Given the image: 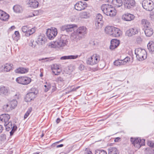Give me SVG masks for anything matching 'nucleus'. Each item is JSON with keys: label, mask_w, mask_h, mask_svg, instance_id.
<instances>
[{"label": "nucleus", "mask_w": 154, "mask_h": 154, "mask_svg": "<svg viewBox=\"0 0 154 154\" xmlns=\"http://www.w3.org/2000/svg\"><path fill=\"white\" fill-rule=\"evenodd\" d=\"M19 96L20 94L19 93H17L14 96V98L15 99V100H16V99H18Z\"/></svg>", "instance_id": "57"}, {"label": "nucleus", "mask_w": 154, "mask_h": 154, "mask_svg": "<svg viewBox=\"0 0 154 154\" xmlns=\"http://www.w3.org/2000/svg\"><path fill=\"white\" fill-rule=\"evenodd\" d=\"M87 29L83 26L79 27L71 35V39L76 42H78L82 38L86 33Z\"/></svg>", "instance_id": "1"}, {"label": "nucleus", "mask_w": 154, "mask_h": 154, "mask_svg": "<svg viewBox=\"0 0 154 154\" xmlns=\"http://www.w3.org/2000/svg\"><path fill=\"white\" fill-rule=\"evenodd\" d=\"M95 25L96 29H99L102 27L103 24L100 21H95Z\"/></svg>", "instance_id": "37"}, {"label": "nucleus", "mask_w": 154, "mask_h": 154, "mask_svg": "<svg viewBox=\"0 0 154 154\" xmlns=\"http://www.w3.org/2000/svg\"><path fill=\"white\" fill-rule=\"evenodd\" d=\"M120 139V138L119 137H116L115 138L114 141L115 142H119V140Z\"/></svg>", "instance_id": "59"}, {"label": "nucleus", "mask_w": 154, "mask_h": 154, "mask_svg": "<svg viewBox=\"0 0 154 154\" xmlns=\"http://www.w3.org/2000/svg\"><path fill=\"white\" fill-rule=\"evenodd\" d=\"M130 58L128 57H126L124 59L122 60L123 62L124 63V65H125L127 63L130 61Z\"/></svg>", "instance_id": "46"}, {"label": "nucleus", "mask_w": 154, "mask_h": 154, "mask_svg": "<svg viewBox=\"0 0 154 154\" xmlns=\"http://www.w3.org/2000/svg\"><path fill=\"white\" fill-rule=\"evenodd\" d=\"M80 17L82 18H86L88 16L86 12H82L79 14Z\"/></svg>", "instance_id": "39"}, {"label": "nucleus", "mask_w": 154, "mask_h": 154, "mask_svg": "<svg viewBox=\"0 0 154 154\" xmlns=\"http://www.w3.org/2000/svg\"><path fill=\"white\" fill-rule=\"evenodd\" d=\"M16 36H18L19 35V33L18 31H16L14 32Z\"/></svg>", "instance_id": "60"}, {"label": "nucleus", "mask_w": 154, "mask_h": 154, "mask_svg": "<svg viewBox=\"0 0 154 154\" xmlns=\"http://www.w3.org/2000/svg\"><path fill=\"white\" fill-rule=\"evenodd\" d=\"M68 41L66 38L61 37L60 39H59L55 42H54L53 43H49L48 45V46L50 48H60L66 45Z\"/></svg>", "instance_id": "2"}, {"label": "nucleus", "mask_w": 154, "mask_h": 154, "mask_svg": "<svg viewBox=\"0 0 154 154\" xmlns=\"http://www.w3.org/2000/svg\"><path fill=\"white\" fill-rule=\"evenodd\" d=\"M142 41V39L140 37H138L136 39V41L138 43H140Z\"/></svg>", "instance_id": "51"}, {"label": "nucleus", "mask_w": 154, "mask_h": 154, "mask_svg": "<svg viewBox=\"0 0 154 154\" xmlns=\"http://www.w3.org/2000/svg\"><path fill=\"white\" fill-rule=\"evenodd\" d=\"M26 4L32 8H35L38 7L39 3L35 0H27Z\"/></svg>", "instance_id": "14"}, {"label": "nucleus", "mask_w": 154, "mask_h": 154, "mask_svg": "<svg viewBox=\"0 0 154 154\" xmlns=\"http://www.w3.org/2000/svg\"><path fill=\"white\" fill-rule=\"evenodd\" d=\"M9 106L8 104L4 105L3 106V109L5 111H8L10 110V109L9 108Z\"/></svg>", "instance_id": "49"}, {"label": "nucleus", "mask_w": 154, "mask_h": 154, "mask_svg": "<svg viewBox=\"0 0 154 154\" xmlns=\"http://www.w3.org/2000/svg\"><path fill=\"white\" fill-rule=\"evenodd\" d=\"M4 125L7 131H9L12 129L11 131L10 132V136H12L13 134L14 133L17 129V127L16 125L14 124L13 125L12 122H11L4 124Z\"/></svg>", "instance_id": "7"}, {"label": "nucleus", "mask_w": 154, "mask_h": 154, "mask_svg": "<svg viewBox=\"0 0 154 154\" xmlns=\"http://www.w3.org/2000/svg\"><path fill=\"white\" fill-rule=\"evenodd\" d=\"M48 59H49L48 58L46 57V58H42V59H40L38 60L39 61H42V62L44 63V62H47L48 61V60H46V61H45L44 60H48Z\"/></svg>", "instance_id": "55"}, {"label": "nucleus", "mask_w": 154, "mask_h": 154, "mask_svg": "<svg viewBox=\"0 0 154 154\" xmlns=\"http://www.w3.org/2000/svg\"><path fill=\"white\" fill-rule=\"evenodd\" d=\"M87 7V4L85 2H79L75 5V8L77 11H81L85 9Z\"/></svg>", "instance_id": "11"}, {"label": "nucleus", "mask_w": 154, "mask_h": 154, "mask_svg": "<svg viewBox=\"0 0 154 154\" xmlns=\"http://www.w3.org/2000/svg\"><path fill=\"white\" fill-rule=\"evenodd\" d=\"M95 154H107V153L103 150L97 149L95 151Z\"/></svg>", "instance_id": "41"}, {"label": "nucleus", "mask_w": 154, "mask_h": 154, "mask_svg": "<svg viewBox=\"0 0 154 154\" xmlns=\"http://www.w3.org/2000/svg\"><path fill=\"white\" fill-rule=\"evenodd\" d=\"M111 35L115 37H119L122 34L121 31L118 28L113 27Z\"/></svg>", "instance_id": "19"}, {"label": "nucleus", "mask_w": 154, "mask_h": 154, "mask_svg": "<svg viewBox=\"0 0 154 154\" xmlns=\"http://www.w3.org/2000/svg\"><path fill=\"white\" fill-rule=\"evenodd\" d=\"M46 85H44V87L46 88L45 89V92H47L50 89L51 87V85L50 83H48L46 82Z\"/></svg>", "instance_id": "43"}, {"label": "nucleus", "mask_w": 154, "mask_h": 154, "mask_svg": "<svg viewBox=\"0 0 154 154\" xmlns=\"http://www.w3.org/2000/svg\"><path fill=\"white\" fill-rule=\"evenodd\" d=\"M34 41L33 39H31L30 41V43L29 44V45L33 48H35L36 46L35 44H34Z\"/></svg>", "instance_id": "48"}, {"label": "nucleus", "mask_w": 154, "mask_h": 154, "mask_svg": "<svg viewBox=\"0 0 154 154\" xmlns=\"http://www.w3.org/2000/svg\"><path fill=\"white\" fill-rule=\"evenodd\" d=\"M147 47L149 52L152 54L154 52V42H150L147 45Z\"/></svg>", "instance_id": "26"}, {"label": "nucleus", "mask_w": 154, "mask_h": 154, "mask_svg": "<svg viewBox=\"0 0 154 154\" xmlns=\"http://www.w3.org/2000/svg\"><path fill=\"white\" fill-rule=\"evenodd\" d=\"M45 38L42 36H38L36 42L39 45H42L45 43Z\"/></svg>", "instance_id": "25"}, {"label": "nucleus", "mask_w": 154, "mask_h": 154, "mask_svg": "<svg viewBox=\"0 0 154 154\" xmlns=\"http://www.w3.org/2000/svg\"><path fill=\"white\" fill-rule=\"evenodd\" d=\"M80 86H78L75 88H73L72 89H71V90L69 91H68L67 92H66V93L67 94V93H68L70 92H72V91H76V90L78 89L79 88H80Z\"/></svg>", "instance_id": "54"}, {"label": "nucleus", "mask_w": 154, "mask_h": 154, "mask_svg": "<svg viewBox=\"0 0 154 154\" xmlns=\"http://www.w3.org/2000/svg\"><path fill=\"white\" fill-rule=\"evenodd\" d=\"M9 15L5 12L0 10V19L3 21H7Z\"/></svg>", "instance_id": "21"}, {"label": "nucleus", "mask_w": 154, "mask_h": 154, "mask_svg": "<svg viewBox=\"0 0 154 154\" xmlns=\"http://www.w3.org/2000/svg\"><path fill=\"white\" fill-rule=\"evenodd\" d=\"M60 69L59 68V66L57 64H54L53 66L52 67V69L53 70H57Z\"/></svg>", "instance_id": "47"}, {"label": "nucleus", "mask_w": 154, "mask_h": 154, "mask_svg": "<svg viewBox=\"0 0 154 154\" xmlns=\"http://www.w3.org/2000/svg\"><path fill=\"white\" fill-rule=\"evenodd\" d=\"M79 69L81 71L84 70L85 69V68L84 65L81 64L80 65L79 67Z\"/></svg>", "instance_id": "50"}, {"label": "nucleus", "mask_w": 154, "mask_h": 154, "mask_svg": "<svg viewBox=\"0 0 154 154\" xmlns=\"http://www.w3.org/2000/svg\"><path fill=\"white\" fill-rule=\"evenodd\" d=\"M56 81L57 82H63L64 80L63 79L60 77H58L56 79Z\"/></svg>", "instance_id": "56"}, {"label": "nucleus", "mask_w": 154, "mask_h": 154, "mask_svg": "<svg viewBox=\"0 0 154 154\" xmlns=\"http://www.w3.org/2000/svg\"><path fill=\"white\" fill-rule=\"evenodd\" d=\"M102 16L100 14H98L96 16L95 21L101 22L102 20Z\"/></svg>", "instance_id": "40"}, {"label": "nucleus", "mask_w": 154, "mask_h": 154, "mask_svg": "<svg viewBox=\"0 0 154 154\" xmlns=\"http://www.w3.org/2000/svg\"><path fill=\"white\" fill-rule=\"evenodd\" d=\"M35 32V30L34 28H32L30 29H29L26 34H25V35L27 36H29L33 34Z\"/></svg>", "instance_id": "36"}, {"label": "nucleus", "mask_w": 154, "mask_h": 154, "mask_svg": "<svg viewBox=\"0 0 154 154\" xmlns=\"http://www.w3.org/2000/svg\"><path fill=\"white\" fill-rule=\"evenodd\" d=\"M8 89L7 88L4 86H1L0 88V94L4 96L7 95L8 93Z\"/></svg>", "instance_id": "24"}, {"label": "nucleus", "mask_w": 154, "mask_h": 154, "mask_svg": "<svg viewBox=\"0 0 154 154\" xmlns=\"http://www.w3.org/2000/svg\"><path fill=\"white\" fill-rule=\"evenodd\" d=\"M144 29L145 33L146 36L150 37L153 34V29L150 26Z\"/></svg>", "instance_id": "22"}, {"label": "nucleus", "mask_w": 154, "mask_h": 154, "mask_svg": "<svg viewBox=\"0 0 154 154\" xmlns=\"http://www.w3.org/2000/svg\"><path fill=\"white\" fill-rule=\"evenodd\" d=\"M60 119L59 118H58L56 120V122L57 123H58L60 122Z\"/></svg>", "instance_id": "63"}, {"label": "nucleus", "mask_w": 154, "mask_h": 154, "mask_svg": "<svg viewBox=\"0 0 154 154\" xmlns=\"http://www.w3.org/2000/svg\"><path fill=\"white\" fill-rule=\"evenodd\" d=\"M135 17L134 15L127 13L122 16V19L126 21H131L134 20Z\"/></svg>", "instance_id": "17"}, {"label": "nucleus", "mask_w": 154, "mask_h": 154, "mask_svg": "<svg viewBox=\"0 0 154 154\" xmlns=\"http://www.w3.org/2000/svg\"><path fill=\"white\" fill-rule=\"evenodd\" d=\"M112 3L115 5L116 7H119L122 5V0H112Z\"/></svg>", "instance_id": "28"}, {"label": "nucleus", "mask_w": 154, "mask_h": 154, "mask_svg": "<svg viewBox=\"0 0 154 154\" xmlns=\"http://www.w3.org/2000/svg\"><path fill=\"white\" fill-rule=\"evenodd\" d=\"M100 60V57L99 55L94 54L88 58L87 63L88 64L93 65L97 63Z\"/></svg>", "instance_id": "6"}, {"label": "nucleus", "mask_w": 154, "mask_h": 154, "mask_svg": "<svg viewBox=\"0 0 154 154\" xmlns=\"http://www.w3.org/2000/svg\"><path fill=\"white\" fill-rule=\"evenodd\" d=\"M114 64L116 66H119L121 65H124L122 60H116L114 62Z\"/></svg>", "instance_id": "35"}, {"label": "nucleus", "mask_w": 154, "mask_h": 154, "mask_svg": "<svg viewBox=\"0 0 154 154\" xmlns=\"http://www.w3.org/2000/svg\"><path fill=\"white\" fill-rule=\"evenodd\" d=\"M13 66V64L11 63H6L2 66L4 67L5 71L8 72L12 69Z\"/></svg>", "instance_id": "27"}, {"label": "nucleus", "mask_w": 154, "mask_h": 154, "mask_svg": "<svg viewBox=\"0 0 154 154\" xmlns=\"http://www.w3.org/2000/svg\"><path fill=\"white\" fill-rule=\"evenodd\" d=\"M141 23L142 25L144 26V29L150 26V24L147 20L142 19L141 20Z\"/></svg>", "instance_id": "30"}, {"label": "nucleus", "mask_w": 154, "mask_h": 154, "mask_svg": "<svg viewBox=\"0 0 154 154\" xmlns=\"http://www.w3.org/2000/svg\"><path fill=\"white\" fill-rule=\"evenodd\" d=\"M80 56L76 55H69V56H65L61 57L60 58V59L61 60H68V59H75L78 57H79Z\"/></svg>", "instance_id": "23"}, {"label": "nucleus", "mask_w": 154, "mask_h": 154, "mask_svg": "<svg viewBox=\"0 0 154 154\" xmlns=\"http://www.w3.org/2000/svg\"><path fill=\"white\" fill-rule=\"evenodd\" d=\"M15 71L16 73L23 74L27 72H28V70L23 68H20L17 69Z\"/></svg>", "instance_id": "34"}, {"label": "nucleus", "mask_w": 154, "mask_h": 154, "mask_svg": "<svg viewBox=\"0 0 154 154\" xmlns=\"http://www.w3.org/2000/svg\"><path fill=\"white\" fill-rule=\"evenodd\" d=\"M17 101L16 100H13L11 102V105L12 108L14 109L16 106L17 105Z\"/></svg>", "instance_id": "38"}, {"label": "nucleus", "mask_w": 154, "mask_h": 154, "mask_svg": "<svg viewBox=\"0 0 154 154\" xmlns=\"http://www.w3.org/2000/svg\"><path fill=\"white\" fill-rule=\"evenodd\" d=\"M112 6L109 5H103L101 7V9L106 15L108 13L109 10L112 9Z\"/></svg>", "instance_id": "20"}, {"label": "nucleus", "mask_w": 154, "mask_h": 154, "mask_svg": "<svg viewBox=\"0 0 154 154\" xmlns=\"http://www.w3.org/2000/svg\"><path fill=\"white\" fill-rule=\"evenodd\" d=\"M31 79L27 77H20L16 79V82L22 85H27L31 82Z\"/></svg>", "instance_id": "8"}, {"label": "nucleus", "mask_w": 154, "mask_h": 154, "mask_svg": "<svg viewBox=\"0 0 154 154\" xmlns=\"http://www.w3.org/2000/svg\"><path fill=\"white\" fill-rule=\"evenodd\" d=\"M113 26H106L105 29V33L111 35Z\"/></svg>", "instance_id": "31"}, {"label": "nucleus", "mask_w": 154, "mask_h": 154, "mask_svg": "<svg viewBox=\"0 0 154 154\" xmlns=\"http://www.w3.org/2000/svg\"><path fill=\"white\" fill-rule=\"evenodd\" d=\"M104 66H105L104 63L103 61H102V66H101L100 68H103V67H104Z\"/></svg>", "instance_id": "64"}, {"label": "nucleus", "mask_w": 154, "mask_h": 154, "mask_svg": "<svg viewBox=\"0 0 154 154\" xmlns=\"http://www.w3.org/2000/svg\"><path fill=\"white\" fill-rule=\"evenodd\" d=\"M63 146V144H61L60 145H57L56 146V147H57V148L60 147H62Z\"/></svg>", "instance_id": "62"}, {"label": "nucleus", "mask_w": 154, "mask_h": 154, "mask_svg": "<svg viewBox=\"0 0 154 154\" xmlns=\"http://www.w3.org/2000/svg\"><path fill=\"white\" fill-rule=\"evenodd\" d=\"M135 53L136 58L139 61L146 59L147 57L146 51L144 49L141 48L136 49L135 50Z\"/></svg>", "instance_id": "3"}, {"label": "nucleus", "mask_w": 154, "mask_h": 154, "mask_svg": "<svg viewBox=\"0 0 154 154\" xmlns=\"http://www.w3.org/2000/svg\"><path fill=\"white\" fill-rule=\"evenodd\" d=\"M142 5L144 9L148 11H151L154 8V4L152 1L150 0H144Z\"/></svg>", "instance_id": "5"}, {"label": "nucleus", "mask_w": 154, "mask_h": 154, "mask_svg": "<svg viewBox=\"0 0 154 154\" xmlns=\"http://www.w3.org/2000/svg\"><path fill=\"white\" fill-rule=\"evenodd\" d=\"M10 118L9 115L7 114H4L0 115V121L6 124L8 122Z\"/></svg>", "instance_id": "16"}, {"label": "nucleus", "mask_w": 154, "mask_h": 154, "mask_svg": "<svg viewBox=\"0 0 154 154\" xmlns=\"http://www.w3.org/2000/svg\"><path fill=\"white\" fill-rule=\"evenodd\" d=\"M77 27L76 25H67L62 26L60 27V29L63 31L66 30L67 32H70L73 31L74 28Z\"/></svg>", "instance_id": "13"}, {"label": "nucleus", "mask_w": 154, "mask_h": 154, "mask_svg": "<svg viewBox=\"0 0 154 154\" xmlns=\"http://www.w3.org/2000/svg\"><path fill=\"white\" fill-rule=\"evenodd\" d=\"M36 94L35 92H30L26 95L25 100L26 102H29L33 100L35 97Z\"/></svg>", "instance_id": "15"}, {"label": "nucleus", "mask_w": 154, "mask_h": 154, "mask_svg": "<svg viewBox=\"0 0 154 154\" xmlns=\"http://www.w3.org/2000/svg\"><path fill=\"white\" fill-rule=\"evenodd\" d=\"M135 2L134 0H125L124 5L127 9L132 8L135 6Z\"/></svg>", "instance_id": "12"}, {"label": "nucleus", "mask_w": 154, "mask_h": 154, "mask_svg": "<svg viewBox=\"0 0 154 154\" xmlns=\"http://www.w3.org/2000/svg\"><path fill=\"white\" fill-rule=\"evenodd\" d=\"M119 40L116 39H112L111 41L110 49L112 50L115 49L119 45Z\"/></svg>", "instance_id": "18"}, {"label": "nucleus", "mask_w": 154, "mask_h": 154, "mask_svg": "<svg viewBox=\"0 0 154 154\" xmlns=\"http://www.w3.org/2000/svg\"><path fill=\"white\" fill-rule=\"evenodd\" d=\"M61 69H60L57 70H53L52 72L54 73L55 75H58L61 72Z\"/></svg>", "instance_id": "45"}, {"label": "nucleus", "mask_w": 154, "mask_h": 154, "mask_svg": "<svg viewBox=\"0 0 154 154\" xmlns=\"http://www.w3.org/2000/svg\"><path fill=\"white\" fill-rule=\"evenodd\" d=\"M3 127H2V126L0 125V133H1L2 132L3 130Z\"/></svg>", "instance_id": "61"}, {"label": "nucleus", "mask_w": 154, "mask_h": 154, "mask_svg": "<svg viewBox=\"0 0 154 154\" xmlns=\"http://www.w3.org/2000/svg\"><path fill=\"white\" fill-rule=\"evenodd\" d=\"M32 110V109L31 108H29L28 109V111H27L26 112V113L25 115L24 116V119L26 118L29 115L30 113H31Z\"/></svg>", "instance_id": "42"}, {"label": "nucleus", "mask_w": 154, "mask_h": 154, "mask_svg": "<svg viewBox=\"0 0 154 154\" xmlns=\"http://www.w3.org/2000/svg\"><path fill=\"white\" fill-rule=\"evenodd\" d=\"M46 34L49 39L50 40L53 39L57 34V29L55 28L52 29H48Z\"/></svg>", "instance_id": "10"}, {"label": "nucleus", "mask_w": 154, "mask_h": 154, "mask_svg": "<svg viewBox=\"0 0 154 154\" xmlns=\"http://www.w3.org/2000/svg\"><path fill=\"white\" fill-rule=\"evenodd\" d=\"M52 88V90L53 91H54L56 90L57 88L56 87L55 84V83L53 84Z\"/></svg>", "instance_id": "58"}, {"label": "nucleus", "mask_w": 154, "mask_h": 154, "mask_svg": "<svg viewBox=\"0 0 154 154\" xmlns=\"http://www.w3.org/2000/svg\"><path fill=\"white\" fill-rule=\"evenodd\" d=\"M29 28L27 26H23L22 28V30L23 32L26 34Z\"/></svg>", "instance_id": "44"}, {"label": "nucleus", "mask_w": 154, "mask_h": 154, "mask_svg": "<svg viewBox=\"0 0 154 154\" xmlns=\"http://www.w3.org/2000/svg\"><path fill=\"white\" fill-rule=\"evenodd\" d=\"M130 140L134 147L137 148L139 149L140 148L141 146L145 145V140L144 139L141 140V139L139 138H133L131 137Z\"/></svg>", "instance_id": "4"}, {"label": "nucleus", "mask_w": 154, "mask_h": 154, "mask_svg": "<svg viewBox=\"0 0 154 154\" xmlns=\"http://www.w3.org/2000/svg\"><path fill=\"white\" fill-rule=\"evenodd\" d=\"M118 150L115 147H110L108 149V154H118Z\"/></svg>", "instance_id": "32"}, {"label": "nucleus", "mask_w": 154, "mask_h": 154, "mask_svg": "<svg viewBox=\"0 0 154 154\" xmlns=\"http://www.w3.org/2000/svg\"><path fill=\"white\" fill-rule=\"evenodd\" d=\"M147 144L150 146L152 147H154V143L151 141H148L147 142Z\"/></svg>", "instance_id": "52"}, {"label": "nucleus", "mask_w": 154, "mask_h": 154, "mask_svg": "<svg viewBox=\"0 0 154 154\" xmlns=\"http://www.w3.org/2000/svg\"><path fill=\"white\" fill-rule=\"evenodd\" d=\"M14 11L16 13H20L23 10L22 8L19 5H16L13 7Z\"/></svg>", "instance_id": "33"}, {"label": "nucleus", "mask_w": 154, "mask_h": 154, "mask_svg": "<svg viewBox=\"0 0 154 154\" xmlns=\"http://www.w3.org/2000/svg\"><path fill=\"white\" fill-rule=\"evenodd\" d=\"M116 10L114 8L112 7V9L109 10L108 13L106 15L110 17H114L116 15Z\"/></svg>", "instance_id": "29"}, {"label": "nucleus", "mask_w": 154, "mask_h": 154, "mask_svg": "<svg viewBox=\"0 0 154 154\" xmlns=\"http://www.w3.org/2000/svg\"><path fill=\"white\" fill-rule=\"evenodd\" d=\"M140 30L139 28L137 27L130 28L126 31L125 35L128 37H131L133 35L137 34Z\"/></svg>", "instance_id": "9"}, {"label": "nucleus", "mask_w": 154, "mask_h": 154, "mask_svg": "<svg viewBox=\"0 0 154 154\" xmlns=\"http://www.w3.org/2000/svg\"><path fill=\"white\" fill-rule=\"evenodd\" d=\"M0 137L1 138V140H6V136L4 134H1L0 136Z\"/></svg>", "instance_id": "53"}]
</instances>
